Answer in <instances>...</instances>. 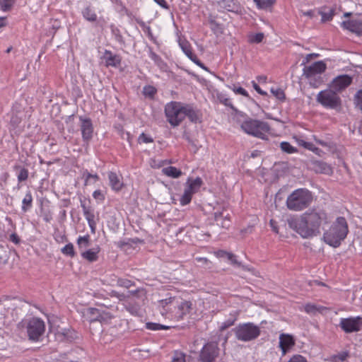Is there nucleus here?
<instances>
[{
	"instance_id": "5",
	"label": "nucleus",
	"mask_w": 362,
	"mask_h": 362,
	"mask_svg": "<svg viewBox=\"0 0 362 362\" xmlns=\"http://www.w3.org/2000/svg\"><path fill=\"white\" fill-rule=\"evenodd\" d=\"M235 338L241 341H251L261 334L260 327L252 322L240 323L233 329Z\"/></svg>"
},
{
	"instance_id": "16",
	"label": "nucleus",
	"mask_w": 362,
	"mask_h": 362,
	"mask_svg": "<svg viewBox=\"0 0 362 362\" xmlns=\"http://www.w3.org/2000/svg\"><path fill=\"white\" fill-rule=\"evenodd\" d=\"M295 345V340L293 337L288 334H281L279 336V346L282 351L283 354L286 352Z\"/></svg>"
},
{
	"instance_id": "43",
	"label": "nucleus",
	"mask_w": 362,
	"mask_h": 362,
	"mask_svg": "<svg viewBox=\"0 0 362 362\" xmlns=\"http://www.w3.org/2000/svg\"><path fill=\"white\" fill-rule=\"evenodd\" d=\"M192 198V195L187 191L184 190V193L180 199V202L182 206H185L190 203Z\"/></svg>"
},
{
	"instance_id": "59",
	"label": "nucleus",
	"mask_w": 362,
	"mask_h": 362,
	"mask_svg": "<svg viewBox=\"0 0 362 362\" xmlns=\"http://www.w3.org/2000/svg\"><path fill=\"white\" fill-rule=\"evenodd\" d=\"M252 86H253L254 89H255V90L258 93H259V94H260V95H267V92H265V91L262 90L261 89V88H260V87H259V86H258V85H257L255 81H252Z\"/></svg>"
},
{
	"instance_id": "55",
	"label": "nucleus",
	"mask_w": 362,
	"mask_h": 362,
	"mask_svg": "<svg viewBox=\"0 0 362 362\" xmlns=\"http://www.w3.org/2000/svg\"><path fill=\"white\" fill-rule=\"evenodd\" d=\"M9 177V175L7 172H4L1 175H0V187H1V189H4V185L6 184L7 182V180Z\"/></svg>"
},
{
	"instance_id": "37",
	"label": "nucleus",
	"mask_w": 362,
	"mask_h": 362,
	"mask_svg": "<svg viewBox=\"0 0 362 362\" xmlns=\"http://www.w3.org/2000/svg\"><path fill=\"white\" fill-rule=\"evenodd\" d=\"M280 147L284 152L287 153H293L298 151L297 148L292 146L290 143L283 141L280 144Z\"/></svg>"
},
{
	"instance_id": "8",
	"label": "nucleus",
	"mask_w": 362,
	"mask_h": 362,
	"mask_svg": "<svg viewBox=\"0 0 362 362\" xmlns=\"http://www.w3.org/2000/svg\"><path fill=\"white\" fill-rule=\"evenodd\" d=\"M316 101L324 107L337 109L341 105V100L334 90L326 89L320 91L316 97Z\"/></svg>"
},
{
	"instance_id": "63",
	"label": "nucleus",
	"mask_w": 362,
	"mask_h": 362,
	"mask_svg": "<svg viewBox=\"0 0 362 362\" xmlns=\"http://www.w3.org/2000/svg\"><path fill=\"white\" fill-rule=\"evenodd\" d=\"M223 253H229V252L227 251H225V250H218L217 252H216L215 255L217 257L226 258L228 260V255H223Z\"/></svg>"
},
{
	"instance_id": "1",
	"label": "nucleus",
	"mask_w": 362,
	"mask_h": 362,
	"mask_svg": "<svg viewBox=\"0 0 362 362\" xmlns=\"http://www.w3.org/2000/svg\"><path fill=\"white\" fill-rule=\"evenodd\" d=\"M288 227L303 238L320 234L321 226L329 223L327 213L322 209H312L299 218L291 217L287 220Z\"/></svg>"
},
{
	"instance_id": "31",
	"label": "nucleus",
	"mask_w": 362,
	"mask_h": 362,
	"mask_svg": "<svg viewBox=\"0 0 362 362\" xmlns=\"http://www.w3.org/2000/svg\"><path fill=\"white\" fill-rule=\"evenodd\" d=\"M259 9L267 10L273 6L276 0H253Z\"/></svg>"
},
{
	"instance_id": "20",
	"label": "nucleus",
	"mask_w": 362,
	"mask_h": 362,
	"mask_svg": "<svg viewBox=\"0 0 362 362\" xmlns=\"http://www.w3.org/2000/svg\"><path fill=\"white\" fill-rule=\"evenodd\" d=\"M202 182V180L199 177L195 179L189 178L186 182L185 191H187L189 194L193 195L198 192Z\"/></svg>"
},
{
	"instance_id": "11",
	"label": "nucleus",
	"mask_w": 362,
	"mask_h": 362,
	"mask_svg": "<svg viewBox=\"0 0 362 362\" xmlns=\"http://www.w3.org/2000/svg\"><path fill=\"white\" fill-rule=\"evenodd\" d=\"M339 326L345 333L358 332L362 327V317L356 316L341 318Z\"/></svg>"
},
{
	"instance_id": "22",
	"label": "nucleus",
	"mask_w": 362,
	"mask_h": 362,
	"mask_svg": "<svg viewBox=\"0 0 362 362\" xmlns=\"http://www.w3.org/2000/svg\"><path fill=\"white\" fill-rule=\"evenodd\" d=\"M312 168L317 173L329 174L332 172L331 167L323 161H314Z\"/></svg>"
},
{
	"instance_id": "44",
	"label": "nucleus",
	"mask_w": 362,
	"mask_h": 362,
	"mask_svg": "<svg viewBox=\"0 0 362 362\" xmlns=\"http://www.w3.org/2000/svg\"><path fill=\"white\" fill-rule=\"evenodd\" d=\"M320 14L322 16V21L326 22L332 19L334 11L333 9H330L327 12L320 11Z\"/></svg>"
},
{
	"instance_id": "32",
	"label": "nucleus",
	"mask_w": 362,
	"mask_h": 362,
	"mask_svg": "<svg viewBox=\"0 0 362 362\" xmlns=\"http://www.w3.org/2000/svg\"><path fill=\"white\" fill-rule=\"evenodd\" d=\"M100 308H89L87 309V315L89 316L90 321H100Z\"/></svg>"
},
{
	"instance_id": "42",
	"label": "nucleus",
	"mask_w": 362,
	"mask_h": 362,
	"mask_svg": "<svg viewBox=\"0 0 362 362\" xmlns=\"http://www.w3.org/2000/svg\"><path fill=\"white\" fill-rule=\"evenodd\" d=\"M100 322H108L113 317V315L110 312L104 310L102 307L100 308Z\"/></svg>"
},
{
	"instance_id": "6",
	"label": "nucleus",
	"mask_w": 362,
	"mask_h": 362,
	"mask_svg": "<svg viewBox=\"0 0 362 362\" xmlns=\"http://www.w3.org/2000/svg\"><path fill=\"white\" fill-rule=\"evenodd\" d=\"M25 327L28 339L33 341H37L43 335L45 331V325L42 320L39 317H32L26 321H21L18 324V328Z\"/></svg>"
},
{
	"instance_id": "36",
	"label": "nucleus",
	"mask_w": 362,
	"mask_h": 362,
	"mask_svg": "<svg viewBox=\"0 0 362 362\" xmlns=\"http://www.w3.org/2000/svg\"><path fill=\"white\" fill-rule=\"evenodd\" d=\"M223 254L228 255V260L230 262V263L233 265L236 266L238 267H242L243 269H244V270H248V269L246 266L243 265L241 264V262H240L239 261L237 260L236 256L234 254H233V253H223Z\"/></svg>"
},
{
	"instance_id": "30",
	"label": "nucleus",
	"mask_w": 362,
	"mask_h": 362,
	"mask_svg": "<svg viewBox=\"0 0 362 362\" xmlns=\"http://www.w3.org/2000/svg\"><path fill=\"white\" fill-rule=\"evenodd\" d=\"M33 206V196L31 192L29 191L25 194V197L22 201L21 209L23 212H26L28 210L31 209Z\"/></svg>"
},
{
	"instance_id": "38",
	"label": "nucleus",
	"mask_w": 362,
	"mask_h": 362,
	"mask_svg": "<svg viewBox=\"0 0 362 362\" xmlns=\"http://www.w3.org/2000/svg\"><path fill=\"white\" fill-rule=\"evenodd\" d=\"M62 252L67 256L74 257L75 256V251L72 243L66 244L62 249Z\"/></svg>"
},
{
	"instance_id": "10",
	"label": "nucleus",
	"mask_w": 362,
	"mask_h": 362,
	"mask_svg": "<svg viewBox=\"0 0 362 362\" xmlns=\"http://www.w3.org/2000/svg\"><path fill=\"white\" fill-rule=\"evenodd\" d=\"M219 348L217 342L206 343L201 350L199 361L201 362H214L218 357Z\"/></svg>"
},
{
	"instance_id": "50",
	"label": "nucleus",
	"mask_w": 362,
	"mask_h": 362,
	"mask_svg": "<svg viewBox=\"0 0 362 362\" xmlns=\"http://www.w3.org/2000/svg\"><path fill=\"white\" fill-rule=\"evenodd\" d=\"M235 321V319H228V320H226L221 325V326L219 327L220 331H221V332L224 331L225 329L231 327L232 325H234Z\"/></svg>"
},
{
	"instance_id": "47",
	"label": "nucleus",
	"mask_w": 362,
	"mask_h": 362,
	"mask_svg": "<svg viewBox=\"0 0 362 362\" xmlns=\"http://www.w3.org/2000/svg\"><path fill=\"white\" fill-rule=\"evenodd\" d=\"M83 177H85V185H88L90 178L93 179L95 182L99 180V177L97 174H91L87 170L83 173Z\"/></svg>"
},
{
	"instance_id": "39",
	"label": "nucleus",
	"mask_w": 362,
	"mask_h": 362,
	"mask_svg": "<svg viewBox=\"0 0 362 362\" xmlns=\"http://www.w3.org/2000/svg\"><path fill=\"white\" fill-rule=\"evenodd\" d=\"M271 93L274 95V96H275L278 100L281 101H284L286 99L285 93L280 88H271Z\"/></svg>"
},
{
	"instance_id": "24",
	"label": "nucleus",
	"mask_w": 362,
	"mask_h": 362,
	"mask_svg": "<svg viewBox=\"0 0 362 362\" xmlns=\"http://www.w3.org/2000/svg\"><path fill=\"white\" fill-rule=\"evenodd\" d=\"M179 45L185 55L192 61L197 56L193 53L191 45L186 40H179Z\"/></svg>"
},
{
	"instance_id": "33",
	"label": "nucleus",
	"mask_w": 362,
	"mask_h": 362,
	"mask_svg": "<svg viewBox=\"0 0 362 362\" xmlns=\"http://www.w3.org/2000/svg\"><path fill=\"white\" fill-rule=\"evenodd\" d=\"M150 58L156 64V65L161 69H165L167 67V64L156 53L150 50Z\"/></svg>"
},
{
	"instance_id": "35",
	"label": "nucleus",
	"mask_w": 362,
	"mask_h": 362,
	"mask_svg": "<svg viewBox=\"0 0 362 362\" xmlns=\"http://www.w3.org/2000/svg\"><path fill=\"white\" fill-rule=\"evenodd\" d=\"M354 103L356 108L362 112V89L358 90L354 96Z\"/></svg>"
},
{
	"instance_id": "56",
	"label": "nucleus",
	"mask_w": 362,
	"mask_h": 362,
	"mask_svg": "<svg viewBox=\"0 0 362 362\" xmlns=\"http://www.w3.org/2000/svg\"><path fill=\"white\" fill-rule=\"evenodd\" d=\"M288 362H308V361L304 356H303L301 355L296 354V355L293 356L290 358Z\"/></svg>"
},
{
	"instance_id": "54",
	"label": "nucleus",
	"mask_w": 362,
	"mask_h": 362,
	"mask_svg": "<svg viewBox=\"0 0 362 362\" xmlns=\"http://www.w3.org/2000/svg\"><path fill=\"white\" fill-rule=\"evenodd\" d=\"M218 99L221 103L225 105L226 106L230 107L231 109H233V104L230 100L228 98H226L224 95H219Z\"/></svg>"
},
{
	"instance_id": "27",
	"label": "nucleus",
	"mask_w": 362,
	"mask_h": 362,
	"mask_svg": "<svg viewBox=\"0 0 362 362\" xmlns=\"http://www.w3.org/2000/svg\"><path fill=\"white\" fill-rule=\"evenodd\" d=\"M162 173L163 175L173 178H177L180 177L182 174V171L180 169L174 166H168L166 168H163L162 169Z\"/></svg>"
},
{
	"instance_id": "17",
	"label": "nucleus",
	"mask_w": 362,
	"mask_h": 362,
	"mask_svg": "<svg viewBox=\"0 0 362 362\" xmlns=\"http://www.w3.org/2000/svg\"><path fill=\"white\" fill-rule=\"evenodd\" d=\"M107 66L117 67L121 64V57L118 54H113L110 50H105L103 57Z\"/></svg>"
},
{
	"instance_id": "2",
	"label": "nucleus",
	"mask_w": 362,
	"mask_h": 362,
	"mask_svg": "<svg viewBox=\"0 0 362 362\" xmlns=\"http://www.w3.org/2000/svg\"><path fill=\"white\" fill-rule=\"evenodd\" d=\"M348 233L347 221L344 217L340 216L337 218L330 228L324 233L322 240L326 244L336 248L339 247Z\"/></svg>"
},
{
	"instance_id": "64",
	"label": "nucleus",
	"mask_w": 362,
	"mask_h": 362,
	"mask_svg": "<svg viewBox=\"0 0 362 362\" xmlns=\"http://www.w3.org/2000/svg\"><path fill=\"white\" fill-rule=\"evenodd\" d=\"M303 146L305 148L311 150L313 151H314L315 150H317V148L315 147L313 144H312L310 142L303 141Z\"/></svg>"
},
{
	"instance_id": "26",
	"label": "nucleus",
	"mask_w": 362,
	"mask_h": 362,
	"mask_svg": "<svg viewBox=\"0 0 362 362\" xmlns=\"http://www.w3.org/2000/svg\"><path fill=\"white\" fill-rule=\"evenodd\" d=\"M81 13L83 17L89 22H95L97 21V14L90 6L85 7Z\"/></svg>"
},
{
	"instance_id": "29",
	"label": "nucleus",
	"mask_w": 362,
	"mask_h": 362,
	"mask_svg": "<svg viewBox=\"0 0 362 362\" xmlns=\"http://www.w3.org/2000/svg\"><path fill=\"white\" fill-rule=\"evenodd\" d=\"M219 4L221 8L228 11L237 12L238 10V6L234 0H221L219 1Z\"/></svg>"
},
{
	"instance_id": "49",
	"label": "nucleus",
	"mask_w": 362,
	"mask_h": 362,
	"mask_svg": "<svg viewBox=\"0 0 362 362\" xmlns=\"http://www.w3.org/2000/svg\"><path fill=\"white\" fill-rule=\"evenodd\" d=\"M172 362H186L185 355L180 351H175Z\"/></svg>"
},
{
	"instance_id": "52",
	"label": "nucleus",
	"mask_w": 362,
	"mask_h": 362,
	"mask_svg": "<svg viewBox=\"0 0 362 362\" xmlns=\"http://www.w3.org/2000/svg\"><path fill=\"white\" fill-rule=\"evenodd\" d=\"M138 141L139 143H151L153 141V139L147 136L146 134L144 133H142L140 134V136H139V139H138Z\"/></svg>"
},
{
	"instance_id": "40",
	"label": "nucleus",
	"mask_w": 362,
	"mask_h": 362,
	"mask_svg": "<svg viewBox=\"0 0 362 362\" xmlns=\"http://www.w3.org/2000/svg\"><path fill=\"white\" fill-rule=\"evenodd\" d=\"M16 169L20 168L19 173L18 175V182L25 181L28 177V170L26 168H21L20 166L16 165Z\"/></svg>"
},
{
	"instance_id": "46",
	"label": "nucleus",
	"mask_w": 362,
	"mask_h": 362,
	"mask_svg": "<svg viewBox=\"0 0 362 362\" xmlns=\"http://www.w3.org/2000/svg\"><path fill=\"white\" fill-rule=\"evenodd\" d=\"M143 93L146 96L153 98L156 93V89L152 86H146L144 88Z\"/></svg>"
},
{
	"instance_id": "23",
	"label": "nucleus",
	"mask_w": 362,
	"mask_h": 362,
	"mask_svg": "<svg viewBox=\"0 0 362 362\" xmlns=\"http://www.w3.org/2000/svg\"><path fill=\"white\" fill-rule=\"evenodd\" d=\"M180 314L178 319H182L185 315L189 314L192 310V303L189 300H184L177 307Z\"/></svg>"
},
{
	"instance_id": "7",
	"label": "nucleus",
	"mask_w": 362,
	"mask_h": 362,
	"mask_svg": "<svg viewBox=\"0 0 362 362\" xmlns=\"http://www.w3.org/2000/svg\"><path fill=\"white\" fill-rule=\"evenodd\" d=\"M184 105L179 102L172 101L165 106V115L167 121L173 127H177L185 119Z\"/></svg>"
},
{
	"instance_id": "61",
	"label": "nucleus",
	"mask_w": 362,
	"mask_h": 362,
	"mask_svg": "<svg viewBox=\"0 0 362 362\" xmlns=\"http://www.w3.org/2000/svg\"><path fill=\"white\" fill-rule=\"evenodd\" d=\"M192 61L202 69L204 70H208L207 67L197 58V56L195 57V58L192 59Z\"/></svg>"
},
{
	"instance_id": "53",
	"label": "nucleus",
	"mask_w": 362,
	"mask_h": 362,
	"mask_svg": "<svg viewBox=\"0 0 362 362\" xmlns=\"http://www.w3.org/2000/svg\"><path fill=\"white\" fill-rule=\"evenodd\" d=\"M304 310L307 313H315L318 311L317 306L311 303L306 304L304 307Z\"/></svg>"
},
{
	"instance_id": "41",
	"label": "nucleus",
	"mask_w": 362,
	"mask_h": 362,
	"mask_svg": "<svg viewBox=\"0 0 362 362\" xmlns=\"http://www.w3.org/2000/svg\"><path fill=\"white\" fill-rule=\"evenodd\" d=\"M146 327L148 329L151 330H160V329H168L170 328L169 326H165L158 323L154 322H147L146 324Z\"/></svg>"
},
{
	"instance_id": "48",
	"label": "nucleus",
	"mask_w": 362,
	"mask_h": 362,
	"mask_svg": "<svg viewBox=\"0 0 362 362\" xmlns=\"http://www.w3.org/2000/svg\"><path fill=\"white\" fill-rule=\"evenodd\" d=\"M13 4V0H0L1 9L6 11L11 8Z\"/></svg>"
},
{
	"instance_id": "45",
	"label": "nucleus",
	"mask_w": 362,
	"mask_h": 362,
	"mask_svg": "<svg viewBox=\"0 0 362 362\" xmlns=\"http://www.w3.org/2000/svg\"><path fill=\"white\" fill-rule=\"evenodd\" d=\"M118 286L129 288L134 285V283L127 279H119L117 281Z\"/></svg>"
},
{
	"instance_id": "13",
	"label": "nucleus",
	"mask_w": 362,
	"mask_h": 362,
	"mask_svg": "<svg viewBox=\"0 0 362 362\" xmlns=\"http://www.w3.org/2000/svg\"><path fill=\"white\" fill-rule=\"evenodd\" d=\"M352 77L347 74L340 75L332 80L330 87L335 91H341L347 88L352 83Z\"/></svg>"
},
{
	"instance_id": "18",
	"label": "nucleus",
	"mask_w": 362,
	"mask_h": 362,
	"mask_svg": "<svg viewBox=\"0 0 362 362\" xmlns=\"http://www.w3.org/2000/svg\"><path fill=\"white\" fill-rule=\"evenodd\" d=\"M341 24L344 28L352 33L362 34V19L346 21H343Z\"/></svg>"
},
{
	"instance_id": "9",
	"label": "nucleus",
	"mask_w": 362,
	"mask_h": 362,
	"mask_svg": "<svg viewBox=\"0 0 362 362\" xmlns=\"http://www.w3.org/2000/svg\"><path fill=\"white\" fill-rule=\"evenodd\" d=\"M326 69V64L322 61H318L310 66H305L303 69V76L310 80L312 86L316 88L321 83V77L318 76V79H316V76L325 72Z\"/></svg>"
},
{
	"instance_id": "57",
	"label": "nucleus",
	"mask_w": 362,
	"mask_h": 362,
	"mask_svg": "<svg viewBox=\"0 0 362 362\" xmlns=\"http://www.w3.org/2000/svg\"><path fill=\"white\" fill-rule=\"evenodd\" d=\"M93 197L94 199H99L100 201H103L105 199V196L100 189L94 191L93 193Z\"/></svg>"
},
{
	"instance_id": "19",
	"label": "nucleus",
	"mask_w": 362,
	"mask_h": 362,
	"mask_svg": "<svg viewBox=\"0 0 362 362\" xmlns=\"http://www.w3.org/2000/svg\"><path fill=\"white\" fill-rule=\"evenodd\" d=\"M184 115L185 118L188 117L192 122H201V115L198 110H194L191 105H185L184 106Z\"/></svg>"
},
{
	"instance_id": "25",
	"label": "nucleus",
	"mask_w": 362,
	"mask_h": 362,
	"mask_svg": "<svg viewBox=\"0 0 362 362\" xmlns=\"http://www.w3.org/2000/svg\"><path fill=\"white\" fill-rule=\"evenodd\" d=\"M108 178L110 180V184L112 189L115 191H119L122 187V183L119 179L117 175L115 173L110 172L108 174Z\"/></svg>"
},
{
	"instance_id": "34",
	"label": "nucleus",
	"mask_w": 362,
	"mask_h": 362,
	"mask_svg": "<svg viewBox=\"0 0 362 362\" xmlns=\"http://www.w3.org/2000/svg\"><path fill=\"white\" fill-rule=\"evenodd\" d=\"M77 245L81 250L88 247L90 245V236L88 235L79 236L77 239Z\"/></svg>"
},
{
	"instance_id": "4",
	"label": "nucleus",
	"mask_w": 362,
	"mask_h": 362,
	"mask_svg": "<svg viewBox=\"0 0 362 362\" xmlns=\"http://www.w3.org/2000/svg\"><path fill=\"white\" fill-rule=\"evenodd\" d=\"M240 127L246 134L263 140L268 139L267 136L271 130L267 122L251 118L243 121Z\"/></svg>"
},
{
	"instance_id": "58",
	"label": "nucleus",
	"mask_w": 362,
	"mask_h": 362,
	"mask_svg": "<svg viewBox=\"0 0 362 362\" xmlns=\"http://www.w3.org/2000/svg\"><path fill=\"white\" fill-rule=\"evenodd\" d=\"M233 91L235 93H238V94H240L243 96H245V97H248V93L242 87H238L237 88H233Z\"/></svg>"
},
{
	"instance_id": "60",
	"label": "nucleus",
	"mask_w": 362,
	"mask_h": 362,
	"mask_svg": "<svg viewBox=\"0 0 362 362\" xmlns=\"http://www.w3.org/2000/svg\"><path fill=\"white\" fill-rule=\"evenodd\" d=\"M118 132H119V134H121V136L124 139V136H127V139L129 140V137H130V134L129 132H125L123 129V127L122 126H119L117 127Z\"/></svg>"
},
{
	"instance_id": "15",
	"label": "nucleus",
	"mask_w": 362,
	"mask_h": 362,
	"mask_svg": "<svg viewBox=\"0 0 362 362\" xmlns=\"http://www.w3.org/2000/svg\"><path fill=\"white\" fill-rule=\"evenodd\" d=\"M214 220L218 226L223 228L228 229L230 226V218L229 213L223 209L222 211H217L214 213Z\"/></svg>"
},
{
	"instance_id": "28",
	"label": "nucleus",
	"mask_w": 362,
	"mask_h": 362,
	"mask_svg": "<svg viewBox=\"0 0 362 362\" xmlns=\"http://www.w3.org/2000/svg\"><path fill=\"white\" fill-rule=\"evenodd\" d=\"M99 250L97 249L94 250L93 249H90L86 251L81 252V257L88 260L90 262H95L98 259Z\"/></svg>"
},
{
	"instance_id": "21",
	"label": "nucleus",
	"mask_w": 362,
	"mask_h": 362,
	"mask_svg": "<svg viewBox=\"0 0 362 362\" xmlns=\"http://www.w3.org/2000/svg\"><path fill=\"white\" fill-rule=\"evenodd\" d=\"M56 337L60 341H71L75 338L76 333L69 329H62L57 332Z\"/></svg>"
},
{
	"instance_id": "62",
	"label": "nucleus",
	"mask_w": 362,
	"mask_h": 362,
	"mask_svg": "<svg viewBox=\"0 0 362 362\" xmlns=\"http://www.w3.org/2000/svg\"><path fill=\"white\" fill-rule=\"evenodd\" d=\"M319 54H315V53H313V54H308L306 55L305 58L304 59V60L303 61V63H302V65H305V64L308 63L310 62V60L313 58V57H318Z\"/></svg>"
},
{
	"instance_id": "14",
	"label": "nucleus",
	"mask_w": 362,
	"mask_h": 362,
	"mask_svg": "<svg viewBox=\"0 0 362 362\" xmlns=\"http://www.w3.org/2000/svg\"><path fill=\"white\" fill-rule=\"evenodd\" d=\"M81 131L84 141H89L93 137V127L90 119L80 117Z\"/></svg>"
},
{
	"instance_id": "51",
	"label": "nucleus",
	"mask_w": 362,
	"mask_h": 362,
	"mask_svg": "<svg viewBox=\"0 0 362 362\" xmlns=\"http://www.w3.org/2000/svg\"><path fill=\"white\" fill-rule=\"evenodd\" d=\"M263 39L264 34L262 33H259L252 35L250 39V42L252 43H259L263 40Z\"/></svg>"
},
{
	"instance_id": "12",
	"label": "nucleus",
	"mask_w": 362,
	"mask_h": 362,
	"mask_svg": "<svg viewBox=\"0 0 362 362\" xmlns=\"http://www.w3.org/2000/svg\"><path fill=\"white\" fill-rule=\"evenodd\" d=\"M81 206L83 209V215L88 221L91 233H95L96 229V221H95L94 210L91 206L86 204V200H80Z\"/></svg>"
},
{
	"instance_id": "3",
	"label": "nucleus",
	"mask_w": 362,
	"mask_h": 362,
	"mask_svg": "<svg viewBox=\"0 0 362 362\" xmlns=\"http://www.w3.org/2000/svg\"><path fill=\"white\" fill-rule=\"evenodd\" d=\"M313 202V194L310 191L305 188L294 190L286 199V206L288 209L299 211L308 207Z\"/></svg>"
}]
</instances>
